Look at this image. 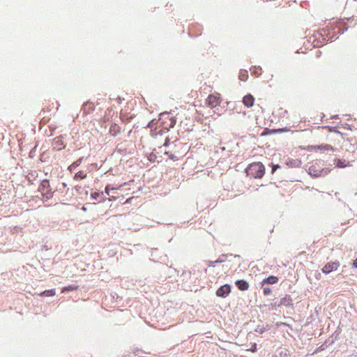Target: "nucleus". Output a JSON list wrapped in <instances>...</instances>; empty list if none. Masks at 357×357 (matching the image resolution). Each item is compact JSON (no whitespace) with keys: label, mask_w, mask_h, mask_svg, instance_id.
Listing matches in <instances>:
<instances>
[{"label":"nucleus","mask_w":357,"mask_h":357,"mask_svg":"<svg viewBox=\"0 0 357 357\" xmlns=\"http://www.w3.org/2000/svg\"><path fill=\"white\" fill-rule=\"evenodd\" d=\"M265 172V167L261 162H255L250 165L246 169L248 176L255 178L263 177Z\"/></svg>","instance_id":"obj_1"},{"label":"nucleus","mask_w":357,"mask_h":357,"mask_svg":"<svg viewBox=\"0 0 357 357\" xmlns=\"http://www.w3.org/2000/svg\"><path fill=\"white\" fill-rule=\"evenodd\" d=\"M328 169H325L316 165H311L308 169V173L314 177H318L321 176H325L328 173Z\"/></svg>","instance_id":"obj_2"},{"label":"nucleus","mask_w":357,"mask_h":357,"mask_svg":"<svg viewBox=\"0 0 357 357\" xmlns=\"http://www.w3.org/2000/svg\"><path fill=\"white\" fill-rule=\"evenodd\" d=\"M220 103V97L217 95H209L206 100V104L211 108L218 106Z\"/></svg>","instance_id":"obj_3"},{"label":"nucleus","mask_w":357,"mask_h":357,"mask_svg":"<svg viewBox=\"0 0 357 357\" xmlns=\"http://www.w3.org/2000/svg\"><path fill=\"white\" fill-rule=\"evenodd\" d=\"M231 292V287L229 284H224L221 286L216 291V295L218 297L225 298Z\"/></svg>","instance_id":"obj_4"},{"label":"nucleus","mask_w":357,"mask_h":357,"mask_svg":"<svg viewBox=\"0 0 357 357\" xmlns=\"http://www.w3.org/2000/svg\"><path fill=\"white\" fill-rule=\"evenodd\" d=\"M292 301H293V300H292L291 296L286 295L284 297H283L282 298L280 299V301L278 303H277L275 302V305H278V306L284 305L286 307H289V306L293 305Z\"/></svg>","instance_id":"obj_5"},{"label":"nucleus","mask_w":357,"mask_h":357,"mask_svg":"<svg viewBox=\"0 0 357 357\" xmlns=\"http://www.w3.org/2000/svg\"><path fill=\"white\" fill-rule=\"evenodd\" d=\"M339 264L337 262L328 263L322 268V272L324 273H329L331 271L336 270Z\"/></svg>","instance_id":"obj_6"},{"label":"nucleus","mask_w":357,"mask_h":357,"mask_svg":"<svg viewBox=\"0 0 357 357\" xmlns=\"http://www.w3.org/2000/svg\"><path fill=\"white\" fill-rule=\"evenodd\" d=\"M53 146L54 149L58 151H60L65 147L61 136L56 137L53 139Z\"/></svg>","instance_id":"obj_7"},{"label":"nucleus","mask_w":357,"mask_h":357,"mask_svg":"<svg viewBox=\"0 0 357 357\" xmlns=\"http://www.w3.org/2000/svg\"><path fill=\"white\" fill-rule=\"evenodd\" d=\"M235 284H236V286L241 291H245V290L248 289V288H249L248 282L244 280H236Z\"/></svg>","instance_id":"obj_8"},{"label":"nucleus","mask_w":357,"mask_h":357,"mask_svg":"<svg viewBox=\"0 0 357 357\" xmlns=\"http://www.w3.org/2000/svg\"><path fill=\"white\" fill-rule=\"evenodd\" d=\"M254 101H255V98L254 97L250 95V94H248L246 96H245L243 98V104L248 107H252L253 105H254Z\"/></svg>","instance_id":"obj_9"},{"label":"nucleus","mask_w":357,"mask_h":357,"mask_svg":"<svg viewBox=\"0 0 357 357\" xmlns=\"http://www.w3.org/2000/svg\"><path fill=\"white\" fill-rule=\"evenodd\" d=\"M278 282V278L273 275H270L268 278L264 279L261 282V286L264 287L265 284H273Z\"/></svg>","instance_id":"obj_10"},{"label":"nucleus","mask_w":357,"mask_h":357,"mask_svg":"<svg viewBox=\"0 0 357 357\" xmlns=\"http://www.w3.org/2000/svg\"><path fill=\"white\" fill-rule=\"evenodd\" d=\"M50 183L47 180H43L38 188V190L40 192H45L49 190Z\"/></svg>","instance_id":"obj_11"},{"label":"nucleus","mask_w":357,"mask_h":357,"mask_svg":"<svg viewBox=\"0 0 357 357\" xmlns=\"http://www.w3.org/2000/svg\"><path fill=\"white\" fill-rule=\"evenodd\" d=\"M335 162V164L336 165V166L337 167H340V168H343V167H349L350 166V164L349 162L348 163H345L346 161L344 160H340V159H335L334 160Z\"/></svg>","instance_id":"obj_12"},{"label":"nucleus","mask_w":357,"mask_h":357,"mask_svg":"<svg viewBox=\"0 0 357 357\" xmlns=\"http://www.w3.org/2000/svg\"><path fill=\"white\" fill-rule=\"evenodd\" d=\"M287 165L291 167H297L301 165V162L299 160H291L287 162Z\"/></svg>","instance_id":"obj_13"},{"label":"nucleus","mask_w":357,"mask_h":357,"mask_svg":"<svg viewBox=\"0 0 357 357\" xmlns=\"http://www.w3.org/2000/svg\"><path fill=\"white\" fill-rule=\"evenodd\" d=\"M77 289H78V286L75 285V284H71V285H69L68 287H63L61 291L63 293H65V292L75 291V290H77Z\"/></svg>","instance_id":"obj_14"},{"label":"nucleus","mask_w":357,"mask_h":357,"mask_svg":"<svg viewBox=\"0 0 357 357\" xmlns=\"http://www.w3.org/2000/svg\"><path fill=\"white\" fill-rule=\"evenodd\" d=\"M40 295L43 296H52L55 295V290L54 289L45 290L43 292H42Z\"/></svg>","instance_id":"obj_15"},{"label":"nucleus","mask_w":357,"mask_h":357,"mask_svg":"<svg viewBox=\"0 0 357 357\" xmlns=\"http://www.w3.org/2000/svg\"><path fill=\"white\" fill-rule=\"evenodd\" d=\"M318 149L324 151H334L335 149L329 144L321 145L317 147Z\"/></svg>","instance_id":"obj_16"},{"label":"nucleus","mask_w":357,"mask_h":357,"mask_svg":"<svg viewBox=\"0 0 357 357\" xmlns=\"http://www.w3.org/2000/svg\"><path fill=\"white\" fill-rule=\"evenodd\" d=\"M224 261H225V259L219 258L218 259H217L215 261H208V265L210 266L215 267L216 266V264H220V263H222Z\"/></svg>","instance_id":"obj_17"},{"label":"nucleus","mask_w":357,"mask_h":357,"mask_svg":"<svg viewBox=\"0 0 357 357\" xmlns=\"http://www.w3.org/2000/svg\"><path fill=\"white\" fill-rule=\"evenodd\" d=\"M266 330V327H265L264 325H258L255 328V332L259 334H262Z\"/></svg>","instance_id":"obj_18"},{"label":"nucleus","mask_w":357,"mask_h":357,"mask_svg":"<svg viewBox=\"0 0 357 357\" xmlns=\"http://www.w3.org/2000/svg\"><path fill=\"white\" fill-rule=\"evenodd\" d=\"M82 158H79L77 160H76L75 162H74L70 167H69V169L70 170H72L74 168H76L77 167H78L79 165H80V164L82 163Z\"/></svg>","instance_id":"obj_19"},{"label":"nucleus","mask_w":357,"mask_h":357,"mask_svg":"<svg viewBox=\"0 0 357 357\" xmlns=\"http://www.w3.org/2000/svg\"><path fill=\"white\" fill-rule=\"evenodd\" d=\"M248 74H247V72L246 71H241L240 73V75H239V79L241 80V81H246L247 79H248Z\"/></svg>","instance_id":"obj_20"},{"label":"nucleus","mask_w":357,"mask_h":357,"mask_svg":"<svg viewBox=\"0 0 357 357\" xmlns=\"http://www.w3.org/2000/svg\"><path fill=\"white\" fill-rule=\"evenodd\" d=\"M86 174L84 172H82V171L78 172L75 174V178H82V179L86 178Z\"/></svg>","instance_id":"obj_21"},{"label":"nucleus","mask_w":357,"mask_h":357,"mask_svg":"<svg viewBox=\"0 0 357 357\" xmlns=\"http://www.w3.org/2000/svg\"><path fill=\"white\" fill-rule=\"evenodd\" d=\"M272 292V290L269 287H263V293L265 296L269 295Z\"/></svg>","instance_id":"obj_22"},{"label":"nucleus","mask_w":357,"mask_h":357,"mask_svg":"<svg viewBox=\"0 0 357 357\" xmlns=\"http://www.w3.org/2000/svg\"><path fill=\"white\" fill-rule=\"evenodd\" d=\"M169 121H170L169 127L173 128L176 124V119L174 118H171L169 119Z\"/></svg>","instance_id":"obj_23"},{"label":"nucleus","mask_w":357,"mask_h":357,"mask_svg":"<svg viewBox=\"0 0 357 357\" xmlns=\"http://www.w3.org/2000/svg\"><path fill=\"white\" fill-rule=\"evenodd\" d=\"M165 154L168 155L171 160H175L177 159L176 155H174V154L169 153V152H165Z\"/></svg>","instance_id":"obj_24"},{"label":"nucleus","mask_w":357,"mask_h":357,"mask_svg":"<svg viewBox=\"0 0 357 357\" xmlns=\"http://www.w3.org/2000/svg\"><path fill=\"white\" fill-rule=\"evenodd\" d=\"M99 196L100 194L98 192H93L91 194V198L95 200H96Z\"/></svg>","instance_id":"obj_25"},{"label":"nucleus","mask_w":357,"mask_h":357,"mask_svg":"<svg viewBox=\"0 0 357 357\" xmlns=\"http://www.w3.org/2000/svg\"><path fill=\"white\" fill-rule=\"evenodd\" d=\"M45 195L47 199L51 198L52 197V193L48 190L46 191Z\"/></svg>","instance_id":"obj_26"},{"label":"nucleus","mask_w":357,"mask_h":357,"mask_svg":"<svg viewBox=\"0 0 357 357\" xmlns=\"http://www.w3.org/2000/svg\"><path fill=\"white\" fill-rule=\"evenodd\" d=\"M280 166L278 165H274L272 169V173H273Z\"/></svg>","instance_id":"obj_27"},{"label":"nucleus","mask_w":357,"mask_h":357,"mask_svg":"<svg viewBox=\"0 0 357 357\" xmlns=\"http://www.w3.org/2000/svg\"><path fill=\"white\" fill-rule=\"evenodd\" d=\"M109 190H110V189H109V186H107V187L105 188V192H106L108 195H109Z\"/></svg>","instance_id":"obj_28"},{"label":"nucleus","mask_w":357,"mask_h":357,"mask_svg":"<svg viewBox=\"0 0 357 357\" xmlns=\"http://www.w3.org/2000/svg\"><path fill=\"white\" fill-rule=\"evenodd\" d=\"M353 266L357 268V258L353 262Z\"/></svg>","instance_id":"obj_29"},{"label":"nucleus","mask_w":357,"mask_h":357,"mask_svg":"<svg viewBox=\"0 0 357 357\" xmlns=\"http://www.w3.org/2000/svg\"><path fill=\"white\" fill-rule=\"evenodd\" d=\"M153 121H151L149 123V127L153 128Z\"/></svg>","instance_id":"obj_30"},{"label":"nucleus","mask_w":357,"mask_h":357,"mask_svg":"<svg viewBox=\"0 0 357 357\" xmlns=\"http://www.w3.org/2000/svg\"><path fill=\"white\" fill-rule=\"evenodd\" d=\"M142 353H143V351L142 350H138L137 353H136V354L139 355V354H142Z\"/></svg>","instance_id":"obj_31"},{"label":"nucleus","mask_w":357,"mask_h":357,"mask_svg":"<svg viewBox=\"0 0 357 357\" xmlns=\"http://www.w3.org/2000/svg\"><path fill=\"white\" fill-rule=\"evenodd\" d=\"M153 157H154L153 155H151L150 158H149V160H153Z\"/></svg>","instance_id":"obj_32"},{"label":"nucleus","mask_w":357,"mask_h":357,"mask_svg":"<svg viewBox=\"0 0 357 357\" xmlns=\"http://www.w3.org/2000/svg\"><path fill=\"white\" fill-rule=\"evenodd\" d=\"M255 348H256V344L254 345V347H252V351H254Z\"/></svg>","instance_id":"obj_33"},{"label":"nucleus","mask_w":357,"mask_h":357,"mask_svg":"<svg viewBox=\"0 0 357 357\" xmlns=\"http://www.w3.org/2000/svg\"><path fill=\"white\" fill-rule=\"evenodd\" d=\"M255 348H256V344L254 345V347H252V351H254Z\"/></svg>","instance_id":"obj_34"},{"label":"nucleus","mask_w":357,"mask_h":357,"mask_svg":"<svg viewBox=\"0 0 357 357\" xmlns=\"http://www.w3.org/2000/svg\"><path fill=\"white\" fill-rule=\"evenodd\" d=\"M255 348H256V344L254 345V347H252V351H254Z\"/></svg>","instance_id":"obj_35"},{"label":"nucleus","mask_w":357,"mask_h":357,"mask_svg":"<svg viewBox=\"0 0 357 357\" xmlns=\"http://www.w3.org/2000/svg\"><path fill=\"white\" fill-rule=\"evenodd\" d=\"M255 73L257 74L258 75L261 74V73H258V71H255Z\"/></svg>","instance_id":"obj_36"},{"label":"nucleus","mask_w":357,"mask_h":357,"mask_svg":"<svg viewBox=\"0 0 357 357\" xmlns=\"http://www.w3.org/2000/svg\"><path fill=\"white\" fill-rule=\"evenodd\" d=\"M167 114H165V113H162L160 114V116H164V115H167Z\"/></svg>","instance_id":"obj_37"}]
</instances>
